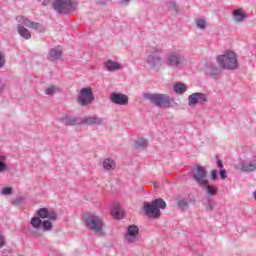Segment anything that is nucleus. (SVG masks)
Masks as SVG:
<instances>
[{"label":"nucleus","mask_w":256,"mask_h":256,"mask_svg":"<svg viewBox=\"0 0 256 256\" xmlns=\"http://www.w3.org/2000/svg\"><path fill=\"white\" fill-rule=\"evenodd\" d=\"M167 203L165 200L158 198L151 203H145L143 206L144 213L150 215L154 219H159L161 217V209H166Z\"/></svg>","instance_id":"f257e3e1"},{"label":"nucleus","mask_w":256,"mask_h":256,"mask_svg":"<svg viewBox=\"0 0 256 256\" xmlns=\"http://www.w3.org/2000/svg\"><path fill=\"white\" fill-rule=\"evenodd\" d=\"M216 60L222 69H237L239 67L237 53L231 50H227L225 54L219 55Z\"/></svg>","instance_id":"f03ea898"},{"label":"nucleus","mask_w":256,"mask_h":256,"mask_svg":"<svg viewBox=\"0 0 256 256\" xmlns=\"http://www.w3.org/2000/svg\"><path fill=\"white\" fill-rule=\"evenodd\" d=\"M86 227L90 229V231H94V233H103V218L96 213H89L86 218Z\"/></svg>","instance_id":"7ed1b4c3"},{"label":"nucleus","mask_w":256,"mask_h":256,"mask_svg":"<svg viewBox=\"0 0 256 256\" xmlns=\"http://www.w3.org/2000/svg\"><path fill=\"white\" fill-rule=\"evenodd\" d=\"M145 98L157 105V107H171V102L173 101L165 94H146Z\"/></svg>","instance_id":"20e7f679"},{"label":"nucleus","mask_w":256,"mask_h":256,"mask_svg":"<svg viewBox=\"0 0 256 256\" xmlns=\"http://www.w3.org/2000/svg\"><path fill=\"white\" fill-rule=\"evenodd\" d=\"M76 6L77 3H75L73 0H55L53 2V8L55 11H58V13H67V11H73Z\"/></svg>","instance_id":"39448f33"},{"label":"nucleus","mask_w":256,"mask_h":256,"mask_svg":"<svg viewBox=\"0 0 256 256\" xmlns=\"http://www.w3.org/2000/svg\"><path fill=\"white\" fill-rule=\"evenodd\" d=\"M192 179L198 183V185L205 186L207 183H209V180L207 179V170L203 166H197L196 169L193 171Z\"/></svg>","instance_id":"423d86ee"},{"label":"nucleus","mask_w":256,"mask_h":256,"mask_svg":"<svg viewBox=\"0 0 256 256\" xmlns=\"http://www.w3.org/2000/svg\"><path fill=\"white\" fill-rule=\"evenodd\" d=\"M93 90L90 87L82 88L78 95V103L80 105H89V103H93Z\"/></svg>","instance_id":"0eeeda50"},{"label":"nucleus","mask_w":256,"mask_h":256,"mask_svg":"<svg viewBox=\"0 0 256 256\" xmlns=\"http://www.w3.org/2000/svg\"><path fill=\"white\" fill-rule=\"evenodd\" d=\"M124 240L126 243L130 244L137 243V241H139V227L130 225L124 235Z\"/></svg>","instance_id":"6e6552de"},{"label":"nucleus","mask_w":256,"mask_h":256,"mask_svg":"<svg viewBox=\"0 0 256 256\" xmlns=\"http://www.w3.org/2000/svg\"><path fill=\"white\" fill-rule=\"evenodd\" d=\"M207 97L203 93H193L188 98V105L190 107H195L197 103H206Z\"/></svg>","instance_id":"1a4fd4ad"},{"label":"nucleus","mask_w":256,"mask_h":256,"mask_svg":"<svg viewBox=\"0 0 256 256\" xmlns=\"http://www.w3.org/2000/svg\"><path fill=\"white\" fill-rule=\"evenodd\" d=\"M110 101L115 105H127L129 103V97L121 93H112L110 95Z\"/></svg>","instance_id":"9d476101"},{"label":"nucleus","mask_w":256,"mask_h":256,"mask_svg":"<svg viewBox=\"0 0 256 256\" xmlns=\"http://www.w3.org/2000/svg\"><path fill=\"white\" fill-rule=\"evenodd\" d=\"M37 215L40 219H49V221H55L57 219V214L54 211H49L47 208H40L37 211Z\"/></svg>","instance_id":"9b49d317"},{"label":"nucleus","mask_w":256,"mask_h":256,"mask_svg":"<svg viewBox=\"0 0 256 256\" xmlns=\"http://www.w3.org/2000/svg\"><path fill=\"white\" fill-rule=\"evenodd\" d=\"M181 61H183V58L175 53H170L168 55V63L172 67H177V65H181Z\"/></svg>","instance_id":"f8f14e48"},{"label":"nucleus","mask_w":256,"mask_h":256,"mask_svg":"<svg viewBox=\"0 0 256 256\" xmlns=\"http://www.w3.org/2000/svg\"><path fill=\"white\" fill-rule=\"evenodd\" d=\"M23 25L26 27H30V29H34V31H38L39 33L43 32V26L37 22H31L29 19L24 18Z\"/></svg>","instance_id":"ddd939ff"},{"label":"nucleus","mask_w":256,"mask_h":256,"mask_svg":"<svg viewBox=\"0 0 256 256\" xmlns=\"http://www.w3.org/2000/svg\"><path fill=\"white\" fill-rule=\"evenodd\" d=\"M111 213L115 219H123V217H125V212L121 210V206H119V204H116L113 207Z\"/></svg>","instance_id":"4468645a"},{"label":"nucleus","mask_w":256,"mask_h":256,"mask_svg":"<svg viewBox=\"0 0 256 256\" xmlns=\"http://www.w3.org/2000/svg\"><path fill=\"white\" fill-rule=\"evenodd\" d=\"M105 67L108 71H119V69H121V64L119 62L108 60L105 63Z\"/></svg>","instance_id":"2eb2a0df"},{"label":"nucleus","mask_w":256,"mask_h":256,"mask_svg":"<svg viewBox=\"0 0 256 256\" xmlns=\"http://www.w3.org/2000/svg\"><path fill=\"white\" fill-rule=\"evenodd\" d=\"M63 54V51L61 49H51L49 54V60L50 61H57V59H61V55Z\"/></svg>","instance_id":"dca6fc26"},{"label":"nucleus","mask_w":256,"mask_h":256,"mask_svg":"<svg viewBox=\"0 0 256 256\" xmlns=\"http://www.w3.org/2000/svg\"><path fill=\"white\" fill-rule=\"evenodd\" d=\"M241 169L246 173L256 171V160H253L251 162H248L247 164L242 165Z\"/></svg>","instance_id":"f3484780"},{"label":"nucleus","mask_w":256,"mask_h":256,"mask_svg":"<svg viewBox=\"0 0 256 256\" xmlns=\"http://www.w3.org/2000/svg\"><path fill=\"white\" fill-rule=\"evenodd\" d=\"M202 189H206L207 195H210V197H215L217 195L218 188L217 186H211L209 183H206L205 186H200Z\"/></svg>","instance_id":"a211bd4d"},{"label":"nucleus","mask_w":256,"mask_h":256,"mask_svg":"<svg viewBox=\"0 0 256 256\" xmlns=\"http://www.w3.org/2000/svg\"><path fill=\"white\" fill-rule=\"evenodd\" d=\"M63 123H65V125H79V123H81V121H79V119L73 117V116H65L62 118Z\"/></svg>","instance_id":"6ab92c4d"},{"label":"nucleus","mask_w":256,"mask_h":256,"mask_svg":"<svg viewBox=\"0 0 256 256\" xmlns=\"http://www.w3.org/2000/svg\"><path fill=\"white\" fill-rule=\"evenodd\" d=\"M173 89L175 93H177L178 95H182V93H185L187 91V86L181 82H177L174 84Z\"/></svg>","instance_id":"aec40b11"},{"label":"nucleus","mask_w":256,"mask_h":256,"mask_svg":"<svg viewBox=\"0 0 256 256\" xmlns=\"http://www.w3.org/2000/svg\"><path fill=\"white\" fill-rule=\"evenodd\" d=\"M115 167H117V164H115V161H113L112 159L107 158L103 161V168L107 171H113Z\"/></svg>","instance_id":"412c9836"},{"label":"nucleus","mask_w":256,"mask_h":256,"mask_svg":"<svg viewBox=\"0 0 256 256\" xmlns=\"http://www.w3.org/2000/svg\"><path fill=\"white\" fill-rule=\"evenodd\" d=\"M18 33L20 37H23L24 39H29L31 37V32L24 26L18 27Z\"/></svg>","instance_id":"4be33fe9"},{"label":"nucleus","mask_w":256,"mask_h":256,"mask_svg":"<svg viewBox=\"0 0 256 256\" xmlns=\"http://www.w3.org/2000/svg\"><path fill=\"white\" fill-rule=\"evenodd\" d=\"M245 19V14L243 13L242 10H235L234 11V21L236 23H241Z\"/></svg>","instance_id":"5701e85b"},{"label":"nucleus","mask_w":256,"mask_h":256,"mask_svg":"<svg viewBox=\"0 0 256 256\" xmlns=\"http://www.w3.org/2000/svg\"><path fill=\"white\" fill-rule=\"evenodd\" d=\"M86 125H101V119L97 117H88L84 120Z\"/></svg>","instance_id":"b1692460"},{"label":"nucleus","mask_w":256,"mask_h":256,"mask_svg":"<svg viewBox=\"0 0 256 256\" xmlns=\"http://www.w3.org/2000/svg\"><path fill=\"white\" fill-rule=\"evenodd\" d=\"M31 225L32 227H34V229H39V227H41L42 223H41V218L39 217H33L31 219Z\"/></svg>","instance_id":"393cba45"},{"label":"nucleus","mask_w":256,"mask_h":256,"mask_svg":"<svg viewBox=\"0 0 256 256\" xmlns=\"http://www.w3.org/2000/svg\"><path fill=\"white\" fill-rule=\"evenodd\" d=\"M148 62L150 63V65L157 67V65H161V58L150 56Z\"/></svg>","instance_id":"a878e982"},{"label":"nucleus","mask_w":256,"mask_h":256,"mask_svg":"<svg viewBox=\"0 0 256 256\" xmlns=\"http://www.w3.org/2000/svg\"><path fill=\"white\" fill-rule=\"evenodd\" d=\"M136 149H145L147 147V140L140 138L136 143H135Z\"/></svg>","instance_id":"bb28decb"},{"label":"nucleus","mask_w":256,"mask_h":256,"mask_svg":"<svg viewBox=\"0 0 256 256\" xmlns=\"http://www.w3.org/2000/svg\"><path fill=\"white\" fill-rule=\"evenodd\" d=\"M59 88L57 86H49L45 89L46 95H55V93H58Z\"/></svg>","instance_id":"cd10ccee"},{"label":"nucleus","mask_w":256,"mask_h":256,"mask_svg":"<svg viewBox=\"0 0 256 256\" xmlns=\"http://www.w3.org/2000/svg\"><path fill=\"white\" fill-rule=\"evenodd\" d=\"M5 159V156H0V173H3V171H8L9 169L7 168V164L4 162Z\"/></svg>","instance_id":"c85d7f7f"},{"label":"nucleus","mask_w":256,"mask_h":256,"mask_svg":"<svg viewBox=\"0 0 256 256\" xmlns=\"http://www.w3.org/2000/svg\"><path fill=\"white\" fill-rule=\"evenodd\" d=\"M42 227L44 231H51L53 229V224L49 220H45L42 222Z\"/></svg>","instance_id":"c756f323"},{"label":"nucleus","mask_w":256,"mask_h":256,"mask_svg":"<svg viewBox=\"0 0 256 256\" xmlns=\"http://www.w3.org/2000/svg\"><path fill=\"white\" fill-rule=\"evenodd\" d=\"M177 206L179 209H187V207H189V203H187L185 199H180L177 202Z\"/></svg>","instance_id":"7c9ffc66"},{"label":"nucleus","mask_w":256,"mask_h":256,"mask_svg":"<svg viewBox=\"0 0 256 256\" xmlns=\"http://www.w3.org/2000/svg\"><path fill=\"white\" fill-rule=\"evenodd\" d=\"M196 25L199 29H205V27H207V22H205L204 19H199L197 20Z\"/></svg>","instance_id":"2f4dec72"},{"label":"nucleus","mask_w":256,"mask_h":256,"mask_svg":"<svg viewBox=\"0 0 256 256\" xmlns=\"http://www.w3.org/2000/svg\"><path fill=\"white\" fill-rule=\"evenodd\" d=\"M13 193V188L5 187L2 189V195H11Z\"/></svg>","instance_id":"473e14b6"},{"label":"nucleus","mask_w":256,"mask_h":256,"mask_svg":"<svg viewBox=\"0 0 256 256\" xmlns=\"http://www.w3.org/2000/svg\"><path fill=\"white\" fill-rule=\"evenodd\" d=\"M1 67H5V56L0 52V69Z\"/></svg>","instance_id":"72a5a7b5"},{"label":"nucleus","mask_w":256,"mask_h":256,"mask_svg":"<svg viewBox=\"0 0 256 256\" xmlns=\"http://www.w3.org/2000/svg\"><path fill=\"white\" fill-rule=\"evenodd\" d=\"M23 201H25V198L23 197H19L16 200H14V205H21V203H23Z\"/></svg>","instance_id":"f704fd0d"},{"label":"nucleus","mask_w":256,"mask_h":256,"mask_svg":"<svg viewBox=\"0 0 256 256\" xmlns=\"http://www.w3.org/2000/svg\"><path fill=\"white\" fill-rule=\"evenodd\" d=\"M220 177L221 179H227V171L225 169H220Z\"/></svg>","instance_id":"c9c22d12"},{"label":"nucleus","mask_w":256,"mask_h":256,"mask_svg":"<svg viewBox=\"0 0 256 256\" xmlns=\"http://www.w3.org/2000/svg\"><path fill=\"white\" fill-rule=\"evenodd\" d=\"M210 175H211V180L215 181V179H217V170H212Z\"/></svg>","instance_id":"e433bc0d"},{"label":"nucleus","mask_w":256,"mask_h":256,"mask_svg":"<svg viewBox=\"0 0 256 256\" xmlns=\"http://www.w3.org/2000/svg\"><path fill=\"white\" fill-rule=\"evenodd\" d=\"M5 245V238L0 234V249Z\"/></svg>","instance_id":"4c0bfd02"},{"label":"nucleus","mask_w":256,"mask_h":256,"mask_svg":"<svg viewBox=\"0 0 256 256\" xmlns=\"http://www.w3.org/2000/svg\"><path fill=\"white\" fill-rule=\"evenodd\" d=\"M217 166L219 167V169H223V161L221 159L217 160Z\"/></svg>","instance_id":"58836bf2"},{"label":"nucleus","mask_w":256,"mask_h":256,"mask_svg":"<svg viewBox=\"0 0 256 256\" xmlns=\"http://www.w3.org/2000/svg\"><path fill=\"white\" fill-rule=\"evenodd\" d=\"M214 75H216V73H219V69H215V71L212 72Z\"/></svg>","instance_id":"ea45409f"},{"label":"nucleus","mask_w":256,"mask_h":256,"mask_svg":"<svg viewBox=\"0 0 256 256\" xmlns=\"http://www.w3.org/2000/svg\"><path fill=\"white\" fill-rule=\"evenodd\" d=\"M122 3H129V0H121Z\"/></svg>","instance_id":"a19ab883"},{"label":"nucleus","mask_w":256,"mask_h":256,"mask_svg":"<svg viewBox=\"0 0 256 256\" xmlns=\"http://www.w3.org/2000/svg\"><path fill=\"white\" fill-rule=\"evenodd\" d=\"M2 92H3V88L0 87V93H2Z\"/></svg>","instance_id":"79ce46f5"}]
</instances>
